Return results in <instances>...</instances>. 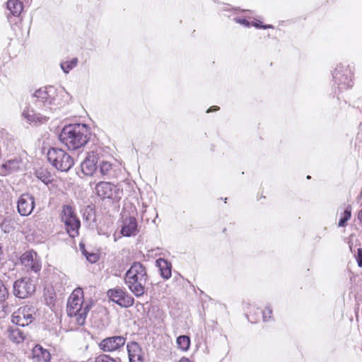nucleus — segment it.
Masks as SVG:
<instances>
[{"mask_svg":"<svg viewBox=\"0 0 362 362\" xmlns=\"http://www.w3.org/2000/svg\"><path fill=\"white\" fill-rule=\"evenodd\" d=\"M57 89L48 86L36 90L31 97L35 110H24L22 116L30 124H39L46 122L50 114L59 108Z\"/></svg>","mask_w":362,"mask_h":362,"instance_id":"nucleus-1","label":"nucleus"},{"mask_svg":"<svg viewBox=\"0 0 362 362\" xmlns=\"http://www.w3.org/2000/svg\"><path fill=\"white\" fill-rule=\"evenodd\" d=\"M90 132L85 124L65 126L59 134V139L70 151L83 147L90 139Z\"/></svg>","mask_w":362,"mask_h":362,"instance_id":"nucleus-2","label":"nucleus"},{"mask_svg":"<svg viewBox=\"0 0 362 362\" xmlns=\"http://www.w3.org/2000/svg\"><path fill=\"white\" fill-rule=\"evenodd\" d=\"M124 281L136 297H141L146 291L148 275L146 267L139 262H133L126 272Z\"/></svg>","mask_w":362,"mask_h":362,"instance_id":"nucleus-3","label":"nucleus"},{"mask_svg":"<svg viewBox=\"0 0 362 362\" xmlns=\"http://www.w3.org/2000/svg\"><path fill=\"white\" fill-rule=\"evenodd\" d=\"M83 291L81 289H75L71 294L67 303V313L70 317H74L78 325L85 323L89 305L83 306Z\"/></svg>","mask_w":362,"mask_h":362,"instance_id":"nucleus-4","label":"nucleus"},{"mask_svg":"<svg viewBox=\"0 0 362 362\" xmlns=\"http://www.w3.org/2000/svg\"><path fill=\"white\" fill-rule=\"evenodd\" d=\"M49 163L57 170L62 172L69 171L74 165V160L64 150L51 148L47 152Z\"/></svg>","mask_w":362,"mask_h":362,"instance_id":"nucleus-5","label":"nucleus"},{"mask_svg":"<svg viewBox=\"0 0 362 362\" xmlns=\"http://www.w3.org/2000/svg\"><path fill=\"white\" fill-rule=\"evenodd\" d=\"M332 78L339 90L351 88L354 85L353 72L349 66L337 64L332 73Z\"/></svg>","mask_w":362,"mask_h":362,"instance_id":"nucleus-6","label":"nucleus"},{"mask_svg":"<svg viewBox=\"0 0 362 362\" xmlns=\"http://www.w3.org/2000/svg\"><path fill=\"white\" fill-rule=\"evenodd\" d=\"M36 309L31 305L19 308L11 315V322L18 326L25 327L35 320Z\"/></svg>","mask_w":362,"mask_h":362,"instance_id":"nucleus-7","label":"nucleus"},{"mask_svg":"<svg viewBox=\"0 0 362 362\" xmlns=\"http://www.w3.org/2000/svg\"><path fill=\"white\" fill-rule=\"evenodd\" d=\"M107 296L110 300L122 308H127L134 304V298L124 288L120 287L109 289Z\"/></svg>","mask_w":362,"mask_h":362,"instance_id":"nucleus-8","label":"nucleus"},{"mask_svg":"<svg viewBox=\"0 0 362 362\" xmlns=\"http://www.w3.org/2000/svg\"><path fill=\"white\" fill-rule=\"evenodd\" d=\"M35 291V286L30 278H21L13 283V293L18 298H26L30 296Z\"/></svg>","mask_w":362,"mask_h":362,"instance_id":"nucleus-9","label":"nucleus"},{"mask_svg":"<svg viewBox=\"0 0 362 362\" xmlns=\"http://www.w3.org/2000/svg\"><path fill=\"white\" fill-rule=\"evenodd\" d=\"M95 190L97 195L102 199L117 200L120 199V189L111 182H100L95 185Z\"/></svg>","mask_w":362,"mask_h":362,"instance_id":"nucleus-10","label":"nucleus"},{"mask_svg":"<svg viewBox=\"0 0 362 362\" xmlns=\"http://www.w3.org/2000/svg\"><path fill=\"white\" fill-rule=\"evenodd\" d=\"M127 339L123 336H112L103 339L99 344V348L104 352H113L122 348Z\"/></svg>","mask_w":362,"mask_h":362,"instance_id":"nucleus-11","label":"nucleus"},{"mask_svg":"<svg viewBox=\"0 0 362 362\" xmlns=\"http://www.w3.org/2000/svg\"><path fill=\"white\" fill-rule=\"evenodd\" d=\"M21 262L28 271L30 270L35 273L40 272L42 267L40 257L33 251H28L23 254L21 257Z\"/></svg>","mask_w":362,"mask_h":362,"instance_id":"nucleus-12","label":"nucleus"},{"mask_svg":"<svg viewBox=\"0 0 362 362\" xmlns=\"http://www.w3.org/2000/svg\"><path fill=\"white\" fill-rule=\"evenodd\" d=\"M35 208V199L28 193L23 194L17 202V209L20 215L27 216L30 215Z\"/></svg>","mask_w":362,"mask_h":362,"instance_id":"nucleus-13","label":"nucleus"},{"mask_svg":"<svg viewBox=\"0 0 362 362\" xmlns=\"http://www.w3.org/2000/svg\"><path fill=\"white\" fill-rule=\"evenodd\" d=\"M98 154L95 151L88 153L86 158L81 164L83 173L86 175L91 176L97 169L98 161Z\"/></svg>","mask_w":362,"mask_h":362,"instance_id":"nucleus-14","label":"nucleus"},{"mask_svg":"<svg viewBox=\"0 0 362 362\" xmlns=\"http://www.w3.org/2000/svg\"><path fill=\"white\" fill-rule=\"evenodd\" d=\"M138 232L137 221L133 216H129L122 221L121 233L126 237L134 236Z\"/></svg>","mask_w":362,"mask_h":362,"instance_id":"nucleus-15","label":"nucleus"},{"mask_svg":"<svg viewBox=\"0 0 362 362\" xmlns=\"http://www.w3.org/2000/svg\"><path fill=\"white\" fill-rule=\"evenodd\" d=\"M127 349L129 362H144L143 351L137 342L128 343Z\"/></svg>","mask_w":362,"mask_h":362,"instance_id":"nucleus-16","label":"nucleus"},{"mask_svg":"<svg viewBox=\"0 0 362 362\" xmlns=\"http://www.w3.org/2000/svg\"><path fill=\"white\" fill-rule=\"evenodd\" d=\"M51 354L49 351L44 349L41 345L36 344L32 349L33 362H49Z\"/></svg>","mask_w":362,"mask_h":362,"instance_id":"nucleus-17","label":"nucleus"},{"mask_svg":"<svg viewBox=\"0 0 362 362\" xmlns=\"http://www.w3.org/2000/svg\"><path fill=\"white\" fill-rule=\"evenodd\" d=\"M8 338L15 344H21L26 338V334L16 327H9L7 329Z\"/></svg>","mask_w":362,"mask_h":362,"instance_id":"nucleus-18","label":"nucleus"},{"mask_svg":"<svg viewBox=\"0 0 362 362\" xmlns=\"http://www.w3.org/2000/svg\"><path fill=\"white\" fill-rule=\"evenodd\" d=\"M156 262L160 271V276L165 279L170 278L172 274V265L170 262L163 258L158 259Z\"/></svg>","mask_w":362,"mask_h":362,"instance_id":"nucleus-19","label":"nucleus"},{"mask_svg":"<svg viewBox=\"0 0 362 362\" xmlns=\"http://www.w3.org/2000/svg\"><path fill=\"white\" fill-rule=\"evenodd\" d=\"M64 225L66 230L70 237L74 238L78 235L81 223L77 218L66 221V222H64Z\"/></svg>","mask_w":362,"mask_h":362,"instance_id":"nucleus-20","label":"nucleus"},{"mask_svg":"<svg viewBox=\"0 0 362 362\" xmlns=\"http://www.w3.org/2000/svg\"><path fill=\"white\" fill-rule=\"evenodd\" d=\"M7 8L14 16H18L23 11V6L22 2L18 0H8Z\"/></svg>","mask_w":362,"mask_h":362,"instance_id":"nucleus-21","label":"nucleus"},{"mask_svg":"<svg viewBox=\"0 0 362 362\" xmlns=\"http://www.w3.org/2000/svg\"><path fill=\"white\" fill-rule=\"evenodd\" d=\"M21 162L18 159H11L5 162L1 168L4 170L6 173H11L20 168Z\"/></svg>","mask_w":362,"mask_h":362,"instance_id":"nucleus-22","label":"nucleus"},{"mask_svg":"<svg viewBox=\"0 0 362 362\" xmlns=\"http://www.w3.org/2000/svg\"><path fill=\"white\" fill-rule=\"evenodd\" d=\"M176 344L179 349L186 351L190 346V338L187 335H180L177 338Z\"/></svg>","mask_w":362,"mask_h":362,"instance_id":"nucleus-23","label":"nucleus"},{"mask_svg":"<svg viewBox=\"0 0 362 362\" xmlns=\"http://www.w3.org/2000/svg\"><path fill=\"white\" fill-rule=\"evenodd\" d=\"M70 218L71 219L76 218V216L74 214V209L69 205H64L63 206L62 214V220L63 222H66V221H69Z\"/></svg>","mask_w":362,"mask_h":362,"instance_id":"nucleus-24","label":"nucleus"},{"mask_svg":"<svg viewBox=\"0 0 362 362\" xmlns=\"http://www.w3.org/2000/svg\"><path fill=\"white\" fill-rule=\"evenodd\" d=\"M78 59L74 57L69 61L62 62L60 64L61 69L65 74H69L71 70L77 66Z\"/></svg>","mask_w":362,"mask_h":362,"instance_id":"nucleus-25","label":"nucleus"},{"mask_svg":"<svg viewBox=\"0 0 362 362\" xmlns=\"http://www.w3.org/2000/svg\"><path fill=\"white\" fill-rule=\"evenodd\" d=\"M351 206L350 205H347L344 211V212L341 214V218L338 223L339 227H344L346 225V222L351 218Z\"/></svg>","mask_w":362,"mask_h":362,"instance_id":"nucleus-26","label":"nucleus"},{"mask_svg":"<svg viewBox=\"0 0 362 362\" xmlns=\"http://www.w3.org/2000/svg\"><path fill=\"white\" fill-rule=\"evenodd\" d=\"M35 175L39 180L46 185L52 182L50 173L45 170L40 169L37 170Z\"/></svg>","mask_w":362,"mask_h":362,"instance_id":"nucleus-27","label":"nucleus"},{"mask_svg":"<svg viewBox=\"0 0 362 362\" xmlns=\"http://www.w3.org/2000/svg\"><path fill=\"white\" fill-rule=\"evenodd\" d=\"M112 171V164L107 161H103L100 165V173L103 176H109Z\"/></svg>","mask_w":362,"mask_h":362,"instance_id":"nucleus-28","label":"nucleus"},{"mask_svg":"<svg viewBox=\"0 0 362 362\" xmlns=\"http://www.w3.org/2000/svg\"><path fill=\"white\" fill-rule=\"evenodd\" d=\"M80 247L82 250V252L83 254V255L86 257V259L90 262V263H95L98 261V256L97 254L95 253H89L88 252L85 248H84V245H82V244H80Z\"/></svg>","mask_w":362,"mask_h":362,"instance_id":"nucleus-29","label":"nucleus"},{"mask_svg":"<svg viewBox=\"0 0 362 362\" xmlns=\"http://www.w3.org/2000/svg\"><path fill=\"white\" fill-rule=\"evenodd\" d=\"M272 319V309L270 306H266L262 310V320L264 322H269Z\"/></svg>","mask_w":362,"mask_h":362,"instance_id":"nucleus-30","label":"nucleus"},{"mask_svg":"<svg viewBox=\"0 0 362 362\" xmlns=\"http://www.w3.org/2000/svg\"><path fill=\"white\" fill-rule=\"evenodd\" d=\"M8 296V291L3 281L0 280V301L5 300Z\"/></svg>","mask_w":362,"mask_h":362,"instance_id":"nucleus-31","label":"nucleus"},{"mask_svg":"<svg viewBox=\"0 0 362 362\" xmlns=\"http://www.w3.org/2000/svg\"><path fill=\"white\" fill-rule=\"evenodd\" d=\"M94 362H116V361L106 354H101L95 358Z\"/></svg>","mask_w":362,"mask_h":362,"instance_id":"nucleus-32","label":"nucleus"},{"mask_svg":"<svg viewBox=\"0 0 362 362\" xmlns=\"http://www.w3.org/2000/svg\"><path fill=\"white\" fill-rule=\"evenodd\" d=\"M250 25H252L257 28H263V29H268V28H273V25H262V22H252L250 23Z\"/></svg>","mask_w":362,"mask_h":362,"instance_id":"nucleus-33","label":"nucleus"},{"mask_svg":"<svg viewBox=\"0 0 362 362\" xmlns=\"http://www.w3.org/2000/svg\"><path fill=\"white\" fill-rule=\"evenodd\" d=\"M234 21L237 23H239L240 25H244L245 27H250V23L245 19V18H234Z\"/></svg>","mask_w":362,"mask_h":362,"instance_id":"nucleus-34","label":"nucleus"},{"mask_svg":"<svg viewBox=\"0 0 362 362\" xmlns=\"http://www.w3.org/2000/svg\"><path fill=\"white\" fill-rule=\"evenodd\" d=\"M358 266L362 267V248L357 249V254L356 256Z\"/></svg>","mask_w":362,"mask_h":362,"instance_id":"nucleus-35","label":"nucleus"},{"mask_svg":"<svg viewBox=\"0 0 362 362\" xmlns=\"http://www.w3.org/2000/svg\"><path fill=\"white\" fill-rule=\"evenodd\" d=\"M219 109L218 107L217 106H213L211 107H210L208 110H207V112H214V111H216Z\"/></svg>","mask_w":362,"mask_h":362,"instance_id":"nucleus-36","label":"nucleus"},{"mask_svg":"<svg viewBox=\"0 0 362 362\" xmlns=\"http://www.w3.org/2000/svg\"><path fill=\"white\" fill-rule=\"evenodd\" d=\"M179 362H191L188 358L182 357L180 358Z\"/></svg>","mask_w":362,"mask_h":362,"instance_id":"nucleus-37","label":"nucleus"},{"mask_svg":"<svg viewBox=\"0 0 362 362\" xmlns=\"http://www.w3.org/2000/svg\"><path fill=\"white\" fill-rule=\"evenodd\" d=\"M358 219L362 221V209L360 211V212L358 213Z\"/></svg>","mask_w":362,"mask_h":362,"instance_id":"nucleus-38","label":"nucleus"},{"mask_svg":"<svg viewBox=\"0 0 362 362\" xmlns=\"http://www.w3.org/2000/svg\"><path fill=\"white\" fill-rule=\"evenodd\" d=\"M2 253L1 248L0 247V254Z\"/></svg>","mask_w":362,"mask_h":362,"instance_id":"nucleus-39","label":"nucleus"}]
</instances>
